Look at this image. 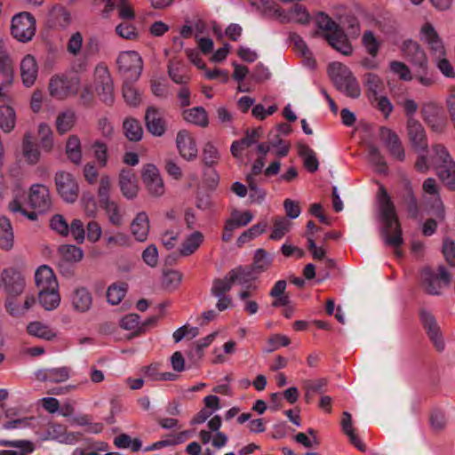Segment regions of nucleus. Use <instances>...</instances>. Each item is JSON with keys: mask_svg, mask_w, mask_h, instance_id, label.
I'll use <instances>...</instances> for the list:
<instances>
[{"mask_svg": "<svg viewBox=\"0 0 455 455\" xmlns=\"http://www.w3.org/2000/svg\"><path fill=\"white\" fill-rule=\"evenodd\" d=\"M379 216L382 223L381 237L386 245L395 249L397 257L402 256L399 247L403 243L402 229L393 202L384 188H380L379 197Z\"/></svg>", "mask_w": 455, "mask_h": 455, "instance_id": "nucleus-1", "label": "nucleus"}, {"mask_svg": "<svg viewBox=\"0 0 455 455\" xmlns=\"http://www.w3.org/2000/svg\"><path fill=\"white\" fill-rule=\"evenodd\" d=\"M28 204L38 212H44L52 206V199L49 189L43 184H34L30 188L28 200H27L25 192L21 189L15 193L13 200L9 204V209L13 213H20L30 220L37 219V213L28 212L26 204Z\"/></svg>", "mask_w": 455, "mask_h": 455, "instance_id": "nucleus-2", "label": "nucleus"}, {"mask_svg": "<svg viewBox=\"0 0 455 455\" xmlns=\"http://www.w3.org/2000/svg\"><path fill=\"white\" fill-rule=\"evenodd\" d=\"M401 51L404 57L416 68L415 80L423 87H431L435 84V78L429 70L428 58L421 45L411 39L403 41Z\"/></svg>", "mask_w": 455, "mask_h": 455, "instance_id": "nucleus-3", "label": "nucleus"}, {"mask_svg": "<svg viewBox=\"0 0 455 455\" xmlns=\"http://www.w3.org/2000/svg\"><path fill=\"white\" fill-rule=\"evenodd\" d=\"M328 75L339 92L351 99L360 97L361 86L359 81L347 65L339 61L330 63Z\"/></svg>", "mask_w": 455, "mask_h": 455, "instance_id": "nucleus-4", "label": "nucleus"}, {"mask_svg": "<svg viewBox=\"0 0 455 455\" xmlns=\"http://www.w3.org/2000/svg\"><path fill=\"white\" fill-rule=\"evenodd\" d=\"M433 164L436 175L450 190L455 191V162L443 145L433 147Z\"/></svg>", "mask_w": 455, "mask_h": 455, "instance_id": "nucleus-5", "label": "nucleus"}, {"mask_svg": "<svg viewBox=\"0 0 455 455\" xmlns=\"http://www.w3.org/2000/svg\"><path fill=\"white\" fill-rule=\"evenodd\" d=\"M81 78L76 74H57L50 78L48 91L52 97L64 100L78 93Z\"/></svg>", "mask_w": 455, "mask_h": 455, "instance_id": "nucleus-6", "label": "nucleus"}, {"mask_svg": "<svg viewBox=\"0 0 455 455\" xmlns=\"http://www.w3.org/2000/svg\"><path fill=\"white\" fill-rule=\"evenodd\" d=\"M420 276L425 290L431 295H441L443 289L448 287L451 281L449 272L443 266H439L437 272L425 267Z\"/></svg>", "mask_w": 455, "mask_h": 455, "instance_id": "nucleus-7", "label": "nucleus"}, {"mask_svg": "<svg viewBox=\"0 0 455 455\" xmlns=\"http://www.w3.org/2000/svg\"><path fill=\"white\" fill-rule=\"evenodd\" d=\"M36 30V20L29 12H20L12 17L11 33L19 42L27 43L32 40Z\"/></svg>", "mask_w": 455, "mask_h": 455, "instance_id": "nucleus-8", "label": "nucleus"}, {"mask_svg": "<svg viewBox=\"0 0 455 455\" xmlns=\"http://www.w3.org/2000/svg\"><path fill=\"white\" fill-rule=\"evenodd\" d=\"M140 176L142 183L150 196L160 198L164 196L166 188L160 171L155 164H146L142 165Z\"/></svg>", "mask_w": 455, "mask_h": 455, "instance_id": "nucleus-9", "label": "nucleus"}, {"mask_svg": "<svg viewBox=\"0 0 455 455\" xmlns=\"http://www.w3.org/2000/svg\"><path fill=\"white\" fill-rule=\"evenodd\" d=\"M55 187L60 198L68 203H75L79 195V184L76 177L66 171H58L54 176Z\"/></svg>", "mask_w": 455, "mask_h": 455, "instance_id": "nucleus-10", "label": "nucleus"}, {"mask_svg": "<svg viewBox=\"0 0 455 455\" xmlns=\"http://www.w3.org/2000/svg\"><path fill=\"white\" fill-rule=\"evenodd\" d=\"M119 71L125 79L136 81L140 78L143 69V60L135 51L122 52L117 58Z\"/></svg>", "mask_w": 455, "mask_h": 455, "instance_id": "nucleus-11", "label": "nucleus"}, {"mask_svg": "<svg viewBox=\"0 0 455 455\" xmlns=\"http://www.w3.org/2000/svg\"><path fill=\"white\" fill-rule=\"evenodd\" d=\"M419 39L426 45L431 56L440 55L446 49L443 38L429 21L424 22L419 30Z\"/></svg>", "mask_w": 455, "mask_h": 455, "instance_id": "nucleus-12", "label": "nucleus"}, {"mask_svg": "<svg viewBox=\"0 0 455 455\" xmlns=\"http://www.w3.org/2000/svg\"><path fill=\"white\" fill-rule=\"evenodd\" d=\"M13 84V71L9 63V57L6 52H0V102L1 104L11 103L12 98L10 90Z\"/></svg>", "mask_w": 455, "mask_h": 455, "instance_id": "nucleus-13", "label": "nucleus"}, {"mask_svg": "<svg viewBox=\"0 0 455 455\" xmlns=\"http://www.w3.org/2000/svg\"><path fill=\"white\" fill-rule=\"evenodd\" d=\"M95 86L98 94L106 103L113 101V83L108 68L100 64L94 70Z\"/></svg>", "mask_w": 455, "mask_h": 455, "instance_id": "nucleus-14", "label": "nucleus"}, {"mask_svg": "<svg viewBox=\"0 0 455 455\" xmlns=\"http://www.w3.org/2000/svg\"><path fill=\"white\" fill-rule=\"evenodd\" d=\"M420 321L427 331L429 339L436 350L439 352L443 351L445 348V342L434 315L427 310H422L420 312Z\"/></svg>", "mask_w": 455, "mask_h": 455, "instance_id": "nucleus-15", "label": "nucleus"}, {"mask_svg": "<svg viewBox=\"0 0 455 455\" xmlns=\"http://www.w3.org/2000/svg\"><path fill=\"white\" fill-rule=\"evenodd\" d=\"M2 287L8 297H17L25 289V279L20 272L14 268H5L1 274Z\"/></svg>", "mask_w": 455, "mask_h": 455, "instance_id": "nucleus-16", "label": "nucleus"}, {"mask_svg": "<svg viewBox=\"0 0 455 455\" xmlns=\"http://www.w3.org/2000/svg\"><path fill=\"white\" fill-rule=\"evenodd\" d=\"M145 124L148 132L153 136H163L167 129L164 110L155 107H148L145 114Z\"/></svg>", "mask_w": 455, "mask_h": 455, "instance_id": "nucleus-17", "label": "nucleus"}, {"mask_svg": "<svg viewBox=\"0 0 455 455\" xmlns=\"http://www.w3.org/2000/svg\"><path fill=\"white\" fill-rule=\"evenodd\" d=\"M176 148L180 156L187 161H193L197 157L198 149L193 135L187 130H180L175 140Z\"/></svg>", "mask_w": 455, "mask_h": 455, "instance_id": "nucleus-18", "label": "nucleus"}, {"mask_svg": "<svg viewBox=\"0 0 455 455\" xmlns=\"http://www.w3.org/2000/svg\"><path fill=\"white\" fill-rule=\"evenodd\" d=\"M5 421L2 425L4 430L27 429L33 427L34 417L22 416L16 407H11L4 411Z\"/></svg>", "mask_w": 455, "mask_h": 455, "instance_id": "nucleus-19", "label": "nucleus"}, {"mask_svg": "<svg viewBox=\"0 0 455 455\" xmlns=\"http://www.w3.org/2000/svg\"><path fill=\"white\" fill-rule=\"evenodd\" d=\"M379 139L393 158L401 162L404 161L405 152L395 132L387 127H381L379 129Z\"/></svg>", "mask_w": 455, "mask_h": 455, "instance_id": "nucleus-20", "label": "nucleus"}, {"mask_svg": "<svg viewBox=\"0 0 455 455\" xmlns=\"http://www.w3.org/2000/svg\"><path fill=\"white\" fill-rule=\"evenodd\" d=\"M118 186L123 196L127 200H133L138 196L140 185L136 174L132 170L120 171Z\"/></svg>", "mask_w": 455, "mask_h": 455, "instance_id": "nucleus-21", "label": "nucleus"}, {"mask_svg": "<svg viewBox=\"0 0 455 455\" xmlns=\"http://www.w3.org/2000/svg\"><path fill=\"white\" fill-rule=\"evenodd\" d=\"M39 67L36 59L32 54H26L20 62V75L22 84L32 87L38 77Z\"/></svg>", "mask_w": 455, "mask_h": 455, "instance_id": "nucleus-22", "label": "nucleus"}, {"mask_svg": "<svg viewBox=\"0 0 455 455\" xmlns=\"http://www.w3.org/2000/svg\"><path fill=\"white\" fill-rule=\"evenodd\" d=\"M407 132L411 144L415 151L423 152L427 148L425 129L414 117H410L408 119Z\"/></svg>", "mask_w": 455, "mask_h": 455, "instance_id": "nucleus-23", "label": "nucleus"}, {"mask_svg": "<svg viewBox=\"0 0 455 455\" xmlns=\"http://www.w3.org/2000/svg\"><path fill=\"white\" fill-rule=\"evenodd\" d=\"M262 135L263 130L260 127L247 130L243 138L232 142L230 147L232 156L235 158H241L243 150L256 144Z\"/></svg>", "mask_w": 455, "mask_h": 455, "instance_id": "nucleus-24", "label": "nucleus"}, {"mask_svg": "<svg viewBox=\"0 0 455 455\" xmlns=\"http://www.w3.org/2000/svg\"><path fill=\"white\" fill-rule=\"evenodd\" d=\"M72 308L78 313L88 312L92 306V296L90 291L83 286L76 287L69 295Z\"/></svg>", "mask_w": 455, "mask_h": 455, "instance_id": "nucleus-25", "label": "nucleus"}, {"mask_svg": "<svg viewBox=\"0 0 455 455\" xmlns=\"http://www.w3.org/2000/svg\"><path fill=\"white\" fill-rule=\"evenodd\" d=\"M325 39L333 49L345 56H350L354 52L352 44L341 28L325 36Z\"/></svg>", "mask_w": 455, "mask_h": 455, "instance_id": "nucleus-26", "label": "nucleus"}, {"mask_svg": "<svg viewBox=\"0 0 455 455\" xmlns=\"http://www.w3.org/2000/svg\"><path fill=\"white\" fill-rule=\"evenodd\" d=\"M300 1L289 2L286 4V22L300 25L307 24L310 14L306 6Z\"/></svg>", "mask_w": 455, "mask_h": 455, "instance_id": "nucleus-27", "label": "nucleus"}, {"mask_svg": "<svg viewBox=\"0 0 455 455\" xmlns=\"http://www.w3.org/2000/svg\"><path fill=\"white\" fill-rule=\"evenodd\" d=\"M35 282L38 291L59 289V283L53 270L46 265H42L36 269Z\"/></svg>", "mask_w": 455, "mask_h": 455, "instance_id": "nucleus-28", "label": "nucleus"}, {"mask_svg": "<svg viewBox=\"0 0 455 455\" xmlns=\"http://www.w3.org/2000/svg\"><path fill=\"white\" fill-rule=\"evenodd\" d=\"M0 446L16 449L2 450L0 451V455H30L35 451V444L28 440L0 439Z\"/></svg>", "mask_w": 455, "mask_h": 455, "instance_id": "nucleus-29", "label": "nucleus"}, {"mask_svg": "<svg viewBox=\"0 0 455 455\" xmlns=\"http://www.w3.org/2000/svg\"><path fill=\"white\" fill-rule=\"evenodd\" d=\"M167 74L170 79L177 84H187L191 76L188 74L185 63L179 59H171L167 65Z\"/></svg>", "mask_w": 455, "mask_h": 455, "instance_id": "nucleus-30", "label": "nucleus"}, {"mask_svg": "<svg viewBox=\"0 0 455 455\" xmlns=\"http://www.w3.org/2000/svg\"><path fill=\"white\" fill-rule=\"evenodd\" d=\"M149 219L145 212L136 214L131 223L132 235L138 242H145L149 233Z\"/></svg>", "mask_w": 455, "mask_h": 455, "instance_id": "nucleus-31", "label": "nucleus"}, {"mask_svg": "<svg viewBox=\"0 0 455 455\" xmlns=\"http://www.w3.org/2000/svg\"><path fill=\"white\" fill-rule=\"evenodd\" d=\"M422 205L426 213L435 216L439 220H444V205L440 193L435 196H422Z\"/></svg>", "mask_w": 455, "mask_h": 455, "instance_id": "nucleus-32", "label": "nucleus"}, {"mask_svg": "<svg viewBox=\"0 0 455 455\" xmlns=\"http://www.w3.org/2000/svg\"><path fill=\"white\" fill-rule=\"evenodd\" d=\"M36 375L41 381L61 383L67 381L70 378V371L69 368L63 366L40 370L36 373Z\"/></svg>", "mask_w": 455, "mask_h": 455, "instance_id": "nucleus-33", "label": "nucleus"}, {"mask_svg": "<svg viewBox=\"0 0 455 455\" xmlns=\"http://www.w3.org/2000/svg\"><path fill=\"white\" fill-rule=\"evenodd\" d=\"M27 331L30 336L40 339L51 341L57 337V331L40 321H33L27 325Z\"/></svg>", "mask_w": 455, "mask_h": 455, "instance_id": "nucleus-34", "label": "nucleus"}, {"mask_svg": "<svg viewBox=\"0 0 455 455\" xmlns=\"http://www.w3.org/2000/svg\"><path fill=\"white\" fill-rule=\"evenodd\" d=\"M21 156L28 164L34 165L40 160V151L32 140V135L29 132L25 133L22 145Z\"/></svg>", "mask_w": 455, "mask_h": 455, "instance_id": "nucleus-35", "label": "nucleus"}, {"mask_svg": "<svg viewBox=\"0 0 455 455\" xmlns=\"http://www.w3.org/2000/svg\"><path fill=\"white\" fill-rule=\"evenodd\" d=\"M291 45L296 54L303 58L302 62L304 66L309 68H315V60L312 58V54L305 41L299 36L295 34L290 35V46Z\"/></svg>", "mask_w": 455, "mask_h": 455, "instance_id": "nucleus-36", "label": "nucleus"}, {"mask_svg": "<svg viewBox=\"0 0 455 455\" xmlns=\"http://www.w3.org/2000/svg\"><path fill=\"white\" fill-rule=\"evenodd\" d=\"M204 240L203 233L199 231H194L193 233L187 235L179 248V253L180 256L188 257L194 254L198 248L201 246Z\"/></svg>", "mask_w": 455, "mask_h": 455, "instance_id": "nucleus-37", "label": "nucleus"}, {"mask_svg": "<svg viewBox=\"0 0 455 455\" xmlns=\"http://www.w3.org/2000/svg\"><path fill=\"white\" fill-rule=\"evenodd\" d=\"M99 204L111 225L115 227H120L123 225L124 213L120 205L116 201L111 199Z\"/></svg>", "mask_w": 455, "mask_h": 455, "instance_id": "nucleus-38", "label": "nucleus"}, {"mask_svg": "<svg viewBox=\"0 0 455 455\" xmlns=\"http://www.w3.org/2000/svg\"><path fill=\"white\" fill-rule=\"evenodd\" d=\"M45 440H54L60 443L74 444L78 440V435L73 432H67L61 425L50 427Z\"/></svg>", "mask_w": 455, "mask_h": 455, "instance_id": "nucleus-39", "label": "nucleus"}, {"mask_svg": "<svg viewBox=\"0 0 455 455\" xmlns=\"http://www.w3.org/2000/svg\"><path fill=\"white\" fill-rule=\"evenodd\" d=\"M16 120V112L11 103L0 104V129L4 133H10L14 130Z\"/></svg>", "mask_w": 455, "mask_h": 455, "instance_id": "nucleus-40", "label": "nucleus"}, {"mask_svg": "<svg viewBox=\"0 0 455 455\" xmlns=\"http://www.w3.org/2000/svg\"><path fill=\"white\" fill-rule=\"evenodd\" d=\"M182 117L187 123L199 127H206L209 124L208 113L203 107L183 110Z\"/></svg>", "mask_w": 455, "mask_h": 455, "instance_id": "nucleus-41", "label": "nucleus"}, {"mask_svg": "<svg viewBox=\"0 0 455 455\" xmlns=\"http://www.w3.org/2000/svg\"><path fill=\"white\" fill-rule=\"evenodd\" d=\"M230 278L233 281V283H238L242 286H247L248 288L252 287L255 289V286L249 284L252 280L257 278V275L255 272L248 267H238L232 269L229 272Z\"/></svg>", "mask_w": 455, "mask_h": 455, "instance_id": "nucleus-42", "label": "nucleus"}, {"mask_svg": "<svg viewBox=\"0 0 455 455\" xmlns=\"http://www.w3.org/2000/svg\"><path fill=\"white\" fill-rule=\"evenodd\" d=\"M38 300L40 305L45 310H54L60 304V295L59 289H47L38 291Z\"/></svg>", "mask_w": 455, "mask_h": 455, "instance_id": "nucleus-43", "label": "nucleus"}, {"mask_svg": "<svg viewBox=\"0 0 455 455\" xmlns=\"http://www.w3.org/2000/svg\"><path fill=\"white\" fill-rule=\"evenodd\" d=\"M447 50H445L443 52H441L440 55H433L431 57L435 68L445 78L454 79L455 68L453 67L451 60L447 58Z\"/></svg>", "mask_w": 455, "mask_h": 455, "instance_id": "nucleus-44", "label": "nucleus"}, {"mask_svg": "<svg viewBox=\"0 0 455 455\" xmlns=\"http://www.w3.org/2000/svg\"><path fill=\"white\" fill-rule=\"evenodd\" d=\"M76 121V113L71 109H66L58 114L56 117V129L59 133L64 134L69 132Z\"/></svg>", "mask_w": 455, "mask_h": 455, "instance_id": "nucleus-45", "label": "nucleus"}, {"mask_svg": "<svg viewBox=\"0 0 455 455\" xmlns=\"http://www.w3.org/2000/svg\"><path fill=\"white\" fill-rule=\"evenodd\" d=\"M14 235L10 220L6 217H0V247L4 250L12 248Z\"/></svg>", "mask_w": 455, "mask_h": 455, "instance_id": "nucleus-46", "label": "nucleus"}, {"mask_svg": "<svg viewBox=\"0 0 455 455\" xmlns=\"http://www.w3.org/2000/svg\"><path fill=\"white\" fill-rule=\"evenodd\" d=\"M284 129L282 124L273 129L268 134V142L272 148L273 152L279 156H284Z\"/></svg>", "mask_w": 455, "mask_h": 455, "instance_id": "nucleus-47", "label": "nucleus"}, {"mask_svg": "<svg viewBox=\"0 0 455 455\" xmlns=\"http://www.w3.org/2000/svg\"><path fill=\"white\" fill-rule=\"evenodd\" d=\"M341 427L344 433L348 436L350 442L359 450L363 451L365 450V446L363 442L359 439V437L355 435L353 426H352V417L351 414L347 411L343 412L342 419H341Z\"/></svg>", "mask_w": 455, "mask_h": 455, "instance_id": "nucleus-48", "label": "nucleus"}, {"mask_svg": "<svg viewBox=\"0 0 455 455\" xmlns=\"http://www.w3.org/2000/svg\"><path fill=\"white\" fill-rule=\"evenodd\" d=\"M317 28L323 33V37L328 34L335 32L340 27L327 13L320 12L315 18Z\"/></svg>", "mask_w": 455, "mask_h": 455, "instance_id": "nucleus-49", "label": "nucleus"}, {"mask_svg": "<svg viewBox=\"0 0 455 455\" xmlns=\"http://www.w3.org/2000/svg\"><path fill=\"white\" fill-rule=\"evenodd\" d=\"M362 45L369 55L378 56L381 47V41L371 30H365L362 36Z\"/></svg>", "mask_w": 455, "mask_h": 455, "instance_id": "nucleus-50", "label": "nucleus"}, {"mask_svg": "<svg viewBox=\"0 0 455 455\" xmlns=\"http://www.w3.org/2000/svg\"><path fill=\"white\" fill-rule=\"evenodd\" d=\"M131 81L125 79L122 90L123 97L129 106L138 107L142 100L141 94Z\"/></svg>", "mask_w": 455, "mask_h": 455, "instance_id": "nucleus-51", "label": "nucleus"}, {"mask_svg": "<svg viewBox=\"0 0 455 455\" xmlns=\"http://www.w3.org/2000/svg\"><path fill=\"white\" fill-rule=\"evenodd\" d=\"M124 130L126 138L131 141H139L142 139L143 129L140 123L132 117L124 121Z\"/></svg>", "mask_w": 455, "mask_h": 455, "instance_id": "nucleus-52", "label": "nucleus"}, {"mask_svg": "<svg viewBox=\"0 0 455 455\" xmlns=\"http://www.w3.org/2000/svg\"><path fill=\"white\" fill-rule=\"evenodd\" d=\"M66 153L69 160L74 164H78L82 162L81 142L77 136L71 135L68 137L66 145Z\"/></svg>", "mask_w": 455, "mask_h": 455, "instance_id": "nucleus-53", "label": "nucleus"}, {"mask_svg": "<svg viewBox=\"0 0 455 455\" xmlns=\"http://www.w3.org/2000/svg\"><path fill=\"white\" fill-rule=\"evenodd\" d=\"M79 204L85 216L89 218L96 217L98 213V203L92 192H84Z\"/></svg>", "mask_w": 455, "mask_h": 455, "instance_id": "nucleus-54", "label": "nucleus"}, {"mask_svg": "<svg viewBox=\"0 0 455 455\" xmlns=\"http://www.w3.org/2000/svg\"><path fill=\"white\" fill-rule=\"evenodd\" d=\"M299 155L302 158L303 164L308 172H315L318 170L319 163L315 153L308 146H300L299 148Z\"/></svg>", "mask_w": 455, "mask_h": 455, "instance_id": "nucleus-55", "label": "nucleus"}, {"mask_svg": "<svg viewBox=\"0 0 455 455\" xmlns=\"http://www.w3.org/2000/svg\"><path fill=\"white\" fill-rule=\"evenodd\" d=\"M113 188V180L109 174L103 173L100 176L97 195L99 203L111 200L110 193Z\"/></svg>", "mask_w": 455, "mask_h": 455, "instance_id": "nucleus-56", "label": "nucleus"}, {"mask_svg": "<svg viewBox=\"0 0 455 455\" xmlns=\"http://www.w3.org/2000/svg\"><path fill=\"white\" fill-rule=\"evenodd\" d=\"M272 263L271 256L264 250L259 249L255 251L254 261L251 269L258 275L259 274L267 270Z\"/></svg>", "mask_w": 455, "mask_h": 455, "instance_id": "nucleus-57", "label": "nucleus"}, {"mask_svg": "<svg viewBox=\"0 0 455 455\" xmlns=\"http://www.w3.org/2000/svg\"><path fill=\"white\" fill-rule=\"evenodd\" d=\"M251 4L266 15L283 21L282 13L276 8L275 4L271 0H250Z\"/></svg>", "mask_w": 455, "mask_h": 455, "instance_id": "nucleus-58", "label": "nucleus"}, {"mask_svg": "<svg viewBox=\"0 0 455 455\" xmlns=\"http://www.w3.org/2000/svg\"><path fill=\"white\" fill-rule=\"evenodd\" d=\"M389 69L393 75L396 76L400 80L410 82L413 78V76L410 68L403 62L398 60H393L389 63Z\"/></svg>", "mask_w": 455, "mask_h": 455, "instance_id": "nucleus-59", "label": "nucleus"}, {"mask_svg": "<svg viewBox=\"0 0 455 455\" xmlns=\"http://www.w3.org/2000/svg\"><path fill=\"white\" fill-rule=\"evenodd\" d=\"M127 292V285L125 283H113L107 291V299L111 305L119 304Z\"/></svg>", "mask_w": 455, "mask_h": 455, "instance_id": "nucleus-60", "label": "nucleus"}, {"mask_svg": "<svg viewBox=\"0 0 455 455\" xmlns=\"http://www.w3.org/2000/svg\"><path fill=\"white\" fill-rule=\"evenodd\" d=\"M59 252L68 262H78L84 258L83 250L73 244H63L60 246Z\"/></svg>", "mask_w": 455, "mask_h": 455, "instance_id": "nucleus-61", "label": "nucleus"}, {"mask_svg": "<svg viewBox=\"0 0 455 455\" xmlns=\"http://www.w3.org/2000/svg\"><path fill=\"white\" fill-rule=\"evenodd\" d=\"M38 135L40 137V142L44 151L50 152L53 148V133L46 123H40L38 125Z\"/></svg>", "mask_w": 455, "mask_h": 455, "instance_id": "nucleus-62", "label": "nucleus"}, {"mask_svg": "<svg viewBox=\"0 0 455 455\" xmlns=\"http://www.w3.org/2000/svg\"><path fill=\"white\" fill-rule=\"evenodd\" d=\"M233 281L230 278L229 273L223 278L215 279L211 288V294L212 296L227 295L233 286Z\"/></svg>", "mask_w": 455, "mask_h": 455, "instance_id": "nucleus-63", "label": "nucleus"}, {"mask_svg": "<svg viewBox=\"0 0 455 455\" xmlns=\"http://www.w3.org/2000/svg\"><path fill=\"white\" fill-rule=\"evenodd\" d=\"M252 220L253 214L250 211L240 212L239 210L235 209L231 212L230 217L227 221L233 224V226L237 229L246 226Z\"/></svg>", "mask_w": 455, "mask_h": 455, "instance_id": "nucleus-64", "label": "nucleus"}]
</instances>
